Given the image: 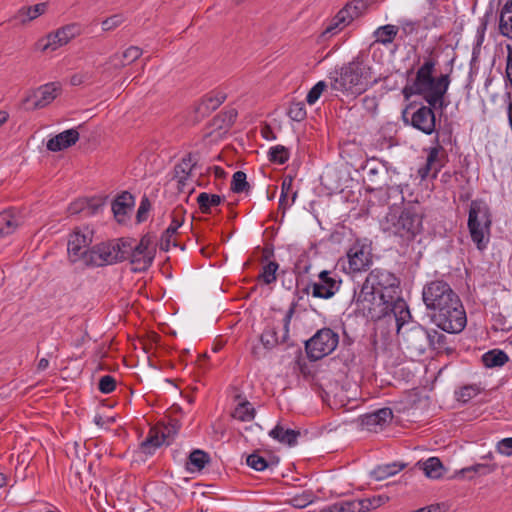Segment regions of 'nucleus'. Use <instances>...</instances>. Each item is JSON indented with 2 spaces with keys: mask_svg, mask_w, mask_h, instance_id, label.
I'll use <instances>...</instances> for the list:
<instances>
[{
  "mask_svg": "<svg viewBox=\"0 0 512 512\" xmlns=\"http://www.w3.org/2000/svg\"><path fill=\"white\" fill-rule=\"evenodd\" d=\"M79 136L76 129H68L49 139L46 147L52 152L62 151L74 145L79 140Z\"/></svg>",
  "mask_w": 512,
  "mask_h": 512,
  "instance_id": "4be33fe9",
  "label": "nucleus"
},
{
  "mask_svg": "<svg viewBox=\"0 0 512 512\" xmlns=\"http://www.w3.org/2000/svg\"><path fill=\"white\" fill-rule=\"evenodd\" d=\"M342 23H338L336 16L331 20L330 24L326 27L324 34H335L337 31L342 30Z\"/></svg>",
  "mask_w": 512,
  "mask_h": 512,
  "instance_id": "774afa93",
  "label": "nucleus"
},
{
  "mask_svg": "<svg viewBox=\"0 0 512 512\" xmlns=\"http://www.w3.org/2000/svg\"><path fill=\"white\" fill-rule=\"evenodd\" d=\"M269 435L281 443L294 446L297 443L300 432L293 429H284L282 426L276 425Z\"/></svg>",
  "mask_w": 512,
  "mask_h": 512,
  "instance_id": "473e14b6",
  "label": "nucleus"
},
{
  "mask_svg": "<svg viewBox=\"0 0 512 512\" xmlns=\"http://www.w3.org/2000/svg\"><path fill=\"white\" fill-rule=\"evenodd\" d=\"M123 22V17L120 14H115L111 17L106 18L102 21L101 26L103 31H111L118 26H120Z\"/></svg>",
  "mask_w": 512,
  "mask_h": 512,
  "instance_id": "052dcab7",
  "label": "nucleus"
},
{
  "mask_svg": "<svg viewBox=\"0 0 512 512\" xmlns=\"http://www.w3.org/2000/svg\"><path fill=\"white\" fill-rule=\"evenodd\" d=\"M423 213L418 203H407L401 210L390 208L383 229L408 240L422 230Z\"/></svg>",
  "mask_w": 512,
  "mask_h": 512,
  "instance_id": "f03ea898",
  "label": "nucleus"
},
{
  "mask_svg": "<svg viewBox=\"0 0 512 512\" xmlns=\"http://www.w3.org/2000/svg\"><path fill=\"white\" fill-rule=\"evenodd\" d=\"M430 342V348L439 352L452 354L455 351V346L452 345L453 341L437 330H430Z\"/></svg>",
  "mask_w": 512,
  "mask_h": 512,
  "instance_id": "cd10ccee",
  "label": "nucleus"
},
{
  "mask_svg": "<svg viewBox=\"0 0 512 512\" xmlns=\"http://www.w3.org/2000/svg\"><path fill=\"white\" fill-rule=\"evenodd\" d=\"M225 98L226 96L223 93L208 94L197 107V112L203 116L209 114L216 110L224 102Z\"/></svg>",
  "mask_w": 512,
  "mask_h": 512,
  "instance_id": "72a5a7b5",
  "label": "nucleus"
},
{
  "mask_svg": "<svg viewBox=\"0 0 512 512\" xmlns=\"http://www.w3.org/2000/svg\"><path fill=\"white\" fill-rule=\"evenodd\" d=\"M20 225V218L11 210L0 213V237L12 234Z\"/></svg>",
  "mask_w": 512,
  "mask_h": 512,
  "instance_id": "c756f323",
  "label": "nucleus"
},
{
  "mask_svg": "<svg viewBox=\"0 0 512 512\" xmlns=\"http://www.w3.org/2000/svg\"><path fill=\"white\" fill-rule=\"evenodd\" d=\"M405 467H406V464H401V463H397V462L378 465L374 470H372L371 476L375 480L381 481L390 476L397 474L398 472L403 470Z\"/></svg>",
  "mask_w": 512,
  "mask_h": 512,
  "instance_id": "f704fd0d",
  "label": "nucleus"
},
{
  "mask_svg": "<svg viewBox=\"0 0 512 512\" xmlns=\"http://www.w3.org/2000/svg\"><path fill=\"white\" fill-rule=\"evenodd\" d=\"M277 462L278 460H276V463ZM246 463L249 467L256 471H263L266 468H269L271 465L275 464V462L273 461L268 462L264 457L259 455V453L257 452L250 454L246 459Z\"/></svg>",
  "mask_w": 512,
  "mask_h": 512,
  "instance_id": "09e8293b",
  "label": "nucleus"
},
{
  "mask_svg": "<svg viewBox=\"0 0 512 512\" xmlns=\"http://www.w3.org/2000/svg\"><path fill=\"white\" fill-rule=\"evenodd\" d=\"M210 462V456L203 450H193L186 462V469L190 472L201 471L207 463Z\"/></svg>",
  "mask_w": 512,
  "mask_h": 512,
  "instance_id": "2f4dec72",
  "label": "nucleus"
},
{
  "mask_svg": "<svg viewBox=\"0 0 512 512\" xmlns=\"http://www.w3.org/2000/svg\"><path fill=\"white\" fill-rule=\"evenodd\" d=\"M390 313H393L396 319L397 329L399 328V325L401 327V330L404 329V324L406 322L407 318H410V312L408 310V307L403 299L399 295L395 296L393 299V302H391V306L387 308V315Z\"/></svg>",
  "mask_w": 512,
  "mask_h": 512,
  "instance_id": "bb28decb",
  "label": "nucleus"
},
{
  "mask_svg": "<svg viewBox=\"0 0 512 512\" xmlns=\"http://www.w3.org/2000/svg\"><path fill=\"white\" fill-rule=\"evenodd\" d=\"M339 343V335L330 328L318 330L305 342V350L310 360L316 361L331 354Z\"/></svg>",
  "mask_w": 512,
  "mask_h": 512,
  "instance_id": "423d86ee",
  "label": "nucleus"
},
{
  "mask_svg": "<svg viewBox=\"0 0 512 512\" xmlns=\"http://www.w3.org/2000/svg\"><path fill=\"white\" fill-rule=\"evenodd\" d=\"M113 246L111 243H102L89 249L84 256L85 266L101 267L116 263L113 255Z\"/></svg>",
  "mask_w": 512,
  "mask_h": 512,
  "instance_id": "dca6fc26",
  "label": "nucleus"
},
{
  "mask_svg": "<svg viewBox=\"0 0 512 512\" xmlns=\"http://www.w3.org/2000/svg\"><path fill=\"white\" fill-rule=\"evenodd\" d=\"M498 453L505 456H512V437L500 440L496 445Z\"/></svg>",
  "mask_w": 512,
  "mask_h": 512,
  "instance_id": "e2e57ef3",
  "label": "nucleus"
},
{
  "mask_svg": "<svg viewBox=\"0 0 512 512\" xmlns=\"http://www.w3.org/2000/svg\"><path fill=\"white\" fill-rule=\"evenodd\" d=\"M292 184L293 180L291 177L285 178L281 184L279 208L282 209L283 211L290 207L297 197V192L292 191Z\"/></svg>",
  "mask_w": 512,
  "mask_h": 512,
  "instance_id": "c9c22d12",
  "label": "nucleus"
},
{
  "mask_svg": "<svg viewBox=\"0 0 512 512\" xmlns=\"http://www.w3.org/2000/svg\"><path fill=\"white\" fill-rule=\"evenodd\" d=\"M422 297L427 309L432 312L438 311L459 298L450 285L443 280L427 283L423 288Z\"/></svg>",
  "mask_w": 512,
  "mask_h": 512,
  "instance_id": "0eeeda50",
  "label": "nucleus"
},
{
  "mask_svg": "<svg viewBox=\"0 0 512 512\" xmlns=\"http://www.w3.org/2000/svg\"><path fill=\"white\" fill-rule=\"evenodd\" d=\"M480 392L481 388L476 384L465 385L456 392V397L458 401L466 403Z\"/></svg>",
  "mask_w": 512,
  "mask_h": 512,
  "instance_id": "3c124183",
  "label": "nucleus"
},
{
  "mask_svg": "<svg viewBox=\"0 0 512 512\" xmlns=\"http://www.w3.org/2000/svg\"><path fill=\"white\" fill-rule=\"evenodd\" d=\"M365 281L373 285V288H375L380 294L386 293L393 296L392 300L395 296L399 295V279L393 273L385 269H373L368 274Z\"/></svg>",
  "mask_w": 512,
  "mask_h": 512,
  "instance_id": "f8f14e48",
  "label": "nucleus"
},
{
  "mask_svg": "<svg viewBox=\"0 0 512 512\" xmlns=\"http://www.w3.org/2000/svg\"><path fill=\"white\" fill-rule=\"evenodd\" d=\"M439 138H440V132H437V136H436L437 145L430 149L428 157H427L428 167L433 166V168H434V173H432V177H434V178L437 176V173L444 166V163H445L446 157H447L444 148L440 145Z\"/></svg>",
  "mask_w": 512,
  "mask_h": 512,
  "instance_id": "393cba45",
  "label": "nucleus"
},
{
  "mask_svg": "<svg viewBox=\"0 0 512 512\" xmlns=\"http://www.w3.org/2000/svg\"><path fill=\"white\" fill-rule=\"evenodd\" d=\"M422 469L425 475L432 479H438L442 477L444 467L442 462L437 457H430L422 464Z\"/></svg>",
  "mask_w": 512,
  "mask_h": 512,
  "instance_id": "37998d69",
  "label": "nucleus"
},
{
  "mask_svg": "<svg viewBox=\"0 0 512 512\" xmlns=\"http://www.w3.org/2000/svg\"><path fill=\"white\" fill-rule=\"evenodd\" d=\"M434 107L428 105L409 104L402 112V119L406 124H411L413 128L424 134L431 135L436 131V118Z\"/></svg>",
  "mask_w": 512,
  "mask_h": 512,
  "instance_id": "6e6552de",
  "label": "nucleus"
},
{
  "mask_svg": "<svg viewBox=\"0 0 512 512\" xmlns=\"http://www.w3.org/2000/svg\"><path fill=\"white\" fill-rule=\"evenodd\" d=\"M246 178V174L243 171L235 172L231 181V190L235 193H242L247 191L250 185Z\"/></svg>",
  "mask_w": 512,
  "mask_h": 512,
  "instance_id": "603ef678",
  "label": "nucleus"
},
{
  "mask_svg": "<svg viewBox=\"0 0 512 512\" xmlns=\"http://www.w3.org/2000/svg\"><path fill=\"white\" fill-rule=\"evenodd\" d=\"M113 246V255L116 258V262L123 261L132 257L133 246L129 239H118L116 242L111 243Z\"/></svg>",
  "mask_w": 512,
  "mask_h": 512,
  "instance_id": "79ce46f5",
  "label": "nucleus"
},
{
  "mask_svg": "<svg viewBox=\"0 0 512 512\" xmlns=\"http://www.w3.org/2000/svg\"><path fill=\"white\" fill-rule=\"evenodd\" d=\"M306 108L304 102H292L288 109V116L293 120L300 122L306 118Z\"/></svg>",
  "mask_w": 512,
  "mask_h": 512,
  "instance_id": "864d4df0",
  "label": "nucleus"
},
{
  "mask_svg": "<svg viewBox=\"0 0 512 512\" xmlns=\"http://www.w3.org/2000/svg\"><path fill=\"white\" fill-rule=\"evenodd\" d=\"M256 411L252 407L251 403L248 401L240 402L236 408L234 409L232 416L233 418L242 421L248 422L252 421L255 417Z\"/></svg>",
  "mask_w": 512,
  "mask_h": 512,
  "instance_id": "c03bdc74",
  "label": "nucleus"
},
{
  "mask_svg": "<svg viewBox=\"0 0 512 512\" xmlns=\"http://www.w3.org/2000/svg\"><path fill=\"white\" fill-rule=\"evenodd\" d=\"M371 78V67L360 57H356L328 76L330 88L347 96L362 94L378 82L377 79L372 81Z\"/></svg>",
  "mask_w": 512,
  "mask_h": 512,
  "instance_id": "f257e3e1",
  "label": "nucleus"
},
{
  "mask_svg": "<svg viewBox=\"0 0 512 512\" xmlns=\"http://www.w3.org/2000/svg\"><path fill=\"white\" fill-rule=\"evenodd\" d=\"M392 298L393 296L389 294H380L373 285L364 281L360 291L358 293L354 291L353 302L363 316L378 320L387 316V308L391 306Z\"/></svg>",
  "mask_w": 512,
  "mask_h": 512,
  "instance_id": "7ed1b4c3",
  "label": "nucleus"
},
{
  "mask_svg": "<svg viewBox=\"0 0 512 512\" xmlns=\"http://www.w3.org/2000/svg\"><path fill=\"white\" fill-rule=\"evenodd\" d=\"M318 282L311 284L312 296L316 298L329 299L339 290L341 280L332 276L330 271H321L318 275Z\"/></svg>",
  "mask_w": 512,
  "mask_h": 512,
  "instance_id": "2eb2a0df",
  "label": "nucleus"
},
{
  "mask_svg": "<svg viewBox=\"0 0 512 512\" xmlns=\"http://www.w3.org/2000/svg\"><path fill=\"white\" fill-rule=\"evenodd\" d=\"M508 360V355L499 349L490 350L482 356V362L484 366L488 368L501 367L506 364Z\"/></svg>",
  "mask_w": 512,
  "mask_h": 512,
  "instance_id": "ea45409f",
  "label": "nucleus"
},
{
  "mask_svg": "<svg viewBox=\"0 0 512 512\" xmlns=\"http://www.w3.org/2000/svg\"><path fill=\"white\" fill-rule=\"evenodd\" d=\"M399 32V27L392 24H387L378 27L374 31L375 42L383 45H388L394 41Z\"/></svg>",
  "mask_w": 512,
  "mask_h": 512,
  "instance_id": "e433bc0d",
  "label": "nucleus"
},
{
  "mask_svg": "<svg viewBox=\"0 0 512 512\" xmlns=\"http://www.w3.org/2000/svg\"><path fill=\"white\" fill-rule=\"evenodd\" d=\"M150 208H151V203H150L149 199L146 196H144L140 202V205H139V208L137 211V215H136L137 221L139 223H141L147 219V214H148Z\"/></svg>",
  "mask_w": 512,
  "mask_h": 512,
  "instance_id": "680f3d73",
  "label": "nucleus"
},
{
  "mask_svg": "<svg viewBox=\"0 0 512 512\" xmlns=\"http://www.w3.org/2000/svg\"><path fill=\"white\" fill-rule=\"evenodd\" d=\"M150 242V237L144 236L137 245L133 246L131 263L135 265L134 271H144L151 265L153 255L149 251Z\"/></svg>",
  "mask_w": 512,
  "mask_h": 512,
  "instance_id": "a211bd4d",
  "label": "nucleus"
},
{
  "mask_svg": "<svg viewBox=\"0 0 512 512\" xmlns=\"http://www.w3.org/2000/svg\"><path fill=\"white\" fill-rule=\"evenodd\" d=\"M198 158L196 154L189 153L181 162L174 167V179L178 182V189L182 190L190 177L192 170L196 167Z\"/></svg>",
  "mask_w": 512,
  "mask_h": 512,
  "instance_id": "412c9836",
  "label": "nucleus"
},
{
  "mask_svg": "<svg viewBox=\"0 0 512 512\" xmlns=\"http://www.w3.org/2000/svg\"><path fill=\"white\" fill-rule=\"evenodd\" d=\"M358 500L361 506V512H368L385 504L389 500V497L386 495H376L370 498Z\"/></svg>",
  "mask_w": 512,
  "mask_h": 512,
  "instance_id": "de8ad7c7",
  "label": "nucleus"
},
{
  "mask_svg": "<svg viewBox=\"0 0 512 512\" xmlns=\"http://www.w3.org/2000/svg\"><path fill=\"white\" fill-rule=\"evenodd\" d=\"M437 61L432 57L425 58L423 64L419 67L416 72L414 79L415 89L422 88L431 78L434 77L435 66Z\"/></svg>",
  "mask_w": 512,
  "mask_h": 512,
  "instance_id": "a878e982",
  "label": "nucleus"
},
{
  "mask_svg": "<svg viewBox=\"0 0 512 512\" xmlns=\"http://www.w3.org/2000/svg\"><path fill=\"white\" fill-rule=\"evenodd\" d=\"M334 510L337 512H361V506L358 499L340 501L334 503Z\"/></svg>",
  "mask_w": 512,
  "mask_h": 512,
  "instance_id": "6e6d98bb",
  "label": "nucleus"
},
{
  "mask_svg": "<svg viewBox=\"0 0 512 512\" xmlns=\"http://www.w3.org/2000/svg\"><path fill=\"white\" fill-rule=\"evenodd\" d=\"M311 498H310V495H302V496H299V497H294L292 500H291V503L294 507L296 508H304L306 507L308 504L311 503Z\"/></svg>",
  "mask_w": 512,
  "mask_h": 512,
  "instance_id": "338daca9",
  "label": "nucleus"
},
{
  "mask_svg": "<svg viewBox=\"0 0 512 512\" xmlns=\"http://www.w3.org/2000/svg\"><path fill=\"white\" fill-rule=\"evenodd\" d=\"M393 417L390 408H381L374 412L364 414L358 418L360 425L368 431H374L376 428L383 427Z\"/></svg>",
  "mask_w": 512,
  "mask_h": 512,
  "instance_id": "aec40b11",
  "label": "nucleus"
},
{
  "mask_svg": "<svg viewBox=\"0 0 512 512\" xmlns=\"http://www.w3.org/2000/svg\"><path fill=\"white\" fill-rule=\"evenodd\" d=\"M279 268V265L275 261H270L266 265L263 266L262 272L258 276V280L263 282L266 285H269L276 281V272Z\"/></svg>",
  "mask_w": 512,
  "mask_h": 512,
  "instance_id": "49530a36",
  "label": "nucleus"
},
{
  "mask_svg": "<svg viewBox=\"0 0 512 512\" xmlns=\"http://www.w3.org/2000/svg\"><path fill=\"white\" fill-rule=\"evenodd\" d=\"M507 60H506V78L509 84L512 86V46L507 45Z\"/></svg>",
  "mask_w": 512,
  "mask_h": 512,
  "instance_id": "69168bd1",
  "label": "nucleus"
},
{
  "mask_svg": "<svg viewBox=\"0 0 512 512\" xmlns=\"http://www.w3.org/2000/svg\"><path fill=\"white\" fill-rule=\"evenodd\" d=\"M450 85L448 74H442L439 77H433L422 88L416 89L417 95L423 96L428 105L444 109L447 104L444 102V96Z\"/></svg>",
  "mask_w": 512,
  "mask_h": 512,
  "instance_id": "9d476101",
  "label": "nucleus"
},
{
  "mask_svg": "<svg viewBox=\"0 0 512 512\" xmlns=\"http://www.w3.org/2000/svg\"><path fill=\"white\" fill-rule=\"evenodd\" d=\"M397 335L404 348L413 355H422L427 348H430V330L421 325L414 324L405 330H401L399 326Z\"/></svg>",
  "mask_w": 512,
  "mask_h": 512,
  "instance_id": "1a4fd4ad",
  "label": "nucleus"
},
{
  "mask_svg": "<svg viewBox=\"0 0 512 512\" xmlns=\"http://www.w3.org/2000/svg\"><path fill=\"white\" fill-rule=\"evenodd\" d=\"M92 242L91 232L89 230L81 232L75 230L70 234L67 243L68 258L71 263L81 261L84 263V256L89 252L88 246Z\"/></svg>",
  "mask_w": 512,
  "mask_h": 512,
  "instance_id": "ddd939ff",
  "label": "nucleus"
},
{
  "mask_svg": "<svg viewBox=\"0 0 512 512\" xmlns=\"http://www.w3.org/2000/svg\"><path fill=\"white\" fill-rule=\"evenodd\" d=\"M59 86L55 83L45 84L39 87L32 95L27 96L23 100L24 105H28L32 102L31 106L27 108L40 109L49 105L58 95Z\"/></svg>",
  "mask_w": 512,
  "mask_h": 512,
  "instance_id": "f3484780",
  "label": "nucleus"
},
{
  "mask_svg": "<svg viewBox=\"0 0 512 512\" xmlns=\"http://www.w3.org/2000/svg\"><path fill=\"white\" fill-rule=\"evenodd\" d=\"M369 0H353L346 6L351 10L352 16L359 17L368 7Z\"/></svg>",
  "mask_w": 512,
  "mask_h": 512,
  "instance_id": "bf43d9fd",
  "label": "nucleus"
},
{
  "mask_svg": "<svg viewBox=\"0 0 512 512\" xmlns=\"http://www.w3.org/2000/svg\"><path fill=\"white\" fill-rule=\"evenodd\" d=\"M47 9V3H38L34 6L22 7L17 13V19L21 23H26L36 19L38 16L45 13Z\"/></svg>",
  "mask_w": 512,
  "mask_h": 512,
  "instance_id": "a19ab883",
  "label": "nucleus"
},
{
  "mask_svg": "<svg viewBox=\"0 0 512 512\" xmlns=\"http://www.w3.org/2000/svg\"><path fill=\"white\" fill-rule=\"evenodd\" d=\"M135 199L134 196L128 191L122 192L116 197L112 203V211L115 219L122 223L126 220V216L134 207Z\"/></svg>",
  "mask_w": 512,
  "mask_h": 512,
  "instance_id": "5701e85b",
  "label": "nucleus"
},
{
  "mask_svg": "<svg viewBox=\"0 0 512 512\" xmlns=\"http://www.w3.org/2000/svg\"><path fill=\"white\" fill-rule=\"evenodd\" d=\"M237 117V111L234 108H230L219 115L213 120V125L218 129H228L235 122Z\"/></svg>",
  "mask_w": 512,
  "mask_h": 512,
  "instance_id": "a18cd8bd",
  "label": "nucleus"
},
{
  "mask_svg": "<svg viewBox=\"0 0 512 512\" xmlns=\"http://www.w3.org/2000/svg\"><path fill=\"white\" fill-rule=\"evenodd\" d=\"M328 84L325 81L317 82L308 92L306 96V102L309 105H314L322 93L327 89Z\"/></svg>",
  "mask_w": 512,
  "mask_h": 512,
  "instance_id": "5fc2aeb1",
  "label": "nucleus"
},
{
  "mask_svg": "<svg viewBox=\"0 0 512 512\" xmlns=\"http://www.w3.org/2000/svg\"><path fill=\"white\" fill-rule=\"evenodd\" d=\"M185 210L182 206L176 207L172 212V221L169 227L164 231L161 237V250L168 251L172 243V237L176 234L179 227L183 224Z\"/></svg>",
  "mask_w": 512,
  "mask_h": 512,
  "instance_id": "b1692460",
  "label": "nucleus"
},
{
  "mask_svg": "<svg viewBox=\"0 0 512 512\" xmlns=\"http://www.w3.org/2000/svg\"><path fill=\"white\" fill-rule=\"evenodd\" d=\"M166 438L164 431H159L156 428H152L149 431L147 438L141 443V449L145 454L151 455L156 448L160 447Z\"/></svg>",
  "mask_w": 512,
  "mask_h": 512,
  "instance_id": "c85d7f7f",
  "label": "nucleus"
},
{
  "mask_svg": "<svg viewBox=\"0 0 512 512\" xmlns=\"http://www.w3.org/2000/svg\"><path fill=\"white\" fill-rule=\"evenodd\" d=\"M354 19L355 17L352 16V12L347 6H345L336 14V20L338 21V23H342V27H345Z\"/></svg>",
  "mask_w": 512,
  "mask_h": 512,
  "instance_id": "0e129e2a",
  "label": "nucleus"
},
{
  "mask_svg": "<svg viewBox=\"0 0 512 512\" xmlns=\"http://www.w3.org/2000/svg\"><path fill=\"white\" fill-rule=\"evenodd\" d=\"M489 207L482 200H473L470 204L468 228L472 241L479 250L487 247L491 227Z\"/></svg>",
  "mask_w": 512,
  "mask_h": 512,
  "instance_id": "20e7f679",
  "label": "nucleus"
},
{
  "mask_svg": "<svg viewBox=\"0 0 512 512\" xmlns=\"http://www.w3.org/2000/svg\"><path fill=\"white\" fill-rule=\"evenodd\" d=\"M495 464H475L473 466L462 469V473L474 472L480 475H486L495 471Z\"/></svg>",
  "mask_w": 512,
  "mask_h": 512,
  "instance_id": "4d7b16f0",
  "label": "nucleus"
},
{
  "mask_svg": "<svg viewBox=\"0 0 512 512\" xmlns=\"http://www.w3.org/2000/svg\"><path fill=\"white\" fill-rule=\"evenodd\" d=\"M296 304L293 303L289 310L287 311L284 319H283V335L281 338L278 337L277 327L275 326H267L263 333L260 336L261 343L263 346L270 350L276 347L280 343H285L289 336V325L291 318L295 312Z\"/></svg>",
  "mask_w": 512,
  "mask_h": 512,
  "instance_id": "4468645a",
  "label": "nucleus"
},
{
  "mask_svg": "<svg viewBox=\"0 0 512 512\" xmlns=\"http://www.w3.org/2000/svg\"><path fill=\"white\" fill-rule=\"evenodd\" d=\"M432 322L442 331L457 334L466 326L467 317L460 298L431 313Z\"/></svg>",
  "mask_w": 512,
  "mask_h": 512,
  "instance_id": "39448f33",
  "label": "nucleus"
},
{
  "mask_svg": "<svg viewBox=\"0 0 512 512\" xmlns=\"http://www.w3.org/2000/svg\"><path fill=\"white\" fill-rule=\"evenodd\" d=\"M499 32L505 37L512 36V0H508L501 9Z\"/></svg>",
  "mask_w": 512,
  "mask_h": 512,
  "instance_id": "7c9ffc66",
  "label": "nucleus"
},
{
  "mask_svg": "<svg viewBox=\"0 0 512 512\" xmlns=\"http://www.w3.org/2000/svg\"><path fill=\"white\" fill-rule=\"evenodd\" d=\"M222 201L223 197L217 194L202 192L197 196V203L203 214H210L212 212V208L220 205Z\"/></svg>",
  "mask_w": 512,
  "mask_h": 512,
  "instance_id": "58836bf2",
  "label": "nucleus"
},
{
  "mask_svg": "<svg viewBox=\"0 0 512 512\" xmlns=\"http://www.w3.org/2000/svg\"><path fill=\"white\" fill-rule=\"evenodd\" d=\"M116 387V380L111 375H105L100 378L98 388L104 393H111Z\"/></svg>",
  "mask_w": 512,
  "mask_h": 512,
  "instance_id": "13d9d810",
  "label": "nucleus"
},
{
  "mask_svg": "<svg viewBox=\"0 0 512 512\" xmlns=\"http://www.w3.org/2000/svg\"><path fill=\"white\" fill-rule=\"evenodd\" d=\"M350 272L366 270L372 264L370 251L365 246H353L347 252Z\"/></svg>",
  "mask_w": 512,
  "mask_h": 512,
  "instance_id": "6ab92c4d",
  "label": "nucleus"
},
{
  "mask_svg": "<svg viewBox=\"0 0 512 512\" xmlns=\"http://www.w3.org/2000/svg\"><path fill=\"white\" fill-rule=\"evenodd\" d=\"M81 34V27L79 24L72 23L65 25L55 32L47 35L45 39L39 41L38 45L42 51H55L59 47L66 45L72 39Z\"/></svg>",
  "mask_w": 512,
  "mask_h": 512,
  "instance_id": "9b49d317",
  "label": "nucleus"
},
{
  "mask_svg": "<svg viewBox=\"0 0 512 512\" xmlns=\"http://www.w3.org/2000/svg\"><path fill=\"white\" fill-rule=\"evenodd\" d=\"M268 155L271 162L284 164L289 159V150L283 145H276L270 148Z\"/></svg>",
  "mask_w": 512,
  "mask_h": 512,
  "instance_id": "8fccbe9b",
  "label": "nucleus"
},
{
  "mask_svg": "<svg viewBox=\"0 0 512 512\" xmlns=\"http://www.w3.org/2000/svg\"><path fill=\"white\" fill-rule=\"evenodd\" d=\"M143 51L138 46H130L128 47L122 54L115 53L109 57V62L113 63L117 59L121 58L120 64L116 65L117 67H125L127 64L135 62L142 55Z\"/></svg>",
  "mask_w": 512,
  "mask_h": 512,
  "instance_id": "4c0bfd02",
  "label": "nucleus"
}]
</instances>
